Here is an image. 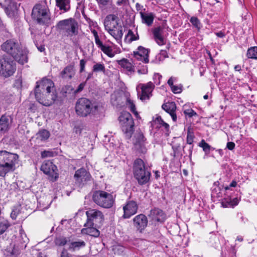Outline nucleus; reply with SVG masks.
<instances>
[{
	"mask_svg": "<svg viewBox=\"0 0 257 257\" xmlns=\"http://www.w3.org/2000/svg\"><path fill=\"white\" fill-rule=\"evenodd\" d=\"M95 42L98 47L100 48L101 47L103 46L102 42L100 40L99 37L95 38Z\"/></svg>",
	"mask_w": 257,
	"mask_h": 257,
	"instance_id": "obj_53",
	"label": "nucleus"
},
{
	"mask_svg": "<svg viewBox=\"0 0 257 257\" xmlns=\"http://www.w3.org/2000/svg\"><path fill=\"white\" fill-rule=\"evenodd\" d=\"M100 8H103L106 6L110 4V0H96Z\"/></svg>",
	"mask_w": 257,
	"mask_h": 257,
	"instance_id": "obj_44",
	"label": "nucleus"
},
{
	"mask_svg": "<svg viewBox=\"0 0 257 257\" xmlns=\"http://www.w3.org/2000/svg\"><path fill=\"white\" fill-rule=\"evenodd\" d=\"M2 49L20 64L23 65L27 62V51L22 49L16 41L7 40L2 45Z\"/></svg>",
	"mask_w": 257,
	"mask_h": 257,
	"instance_id": "obj_2",
	"label": "nucleus"
},
{
	"mask_svg": "<svg viewBox=\"0 0 257 257\" xmlns=\"http://www.w3.org/2000/svg\"><path fill=\"white\" fill-rule=\"evenodd\" d=\"M85 228L82 229L83 233L87 234L90 236L97 237L100 234L99 231L96 228L97 227L95 226H85Z\"/></svg>",
	"mask_w": 257,
	"mask_h": 257,
	"instance_id": "obj_27",
	"label": "nucleus"
},
{
	"mask_svg": "<svg viewBox=\"0 0 257 257\" xmlns=\"http://www.w3.org/2000/svg\"><path fill=\"white\" fill-rule=\"evenodd\" d=\"M55 243L59 246H63L68 243V240L66 237L59 236L56 238Z\"/></svg>",
	"mask_w": 257,
	"mask_h": 257,
	"instance_id": "obj_38",
	"label": "nucleus"
},
{
	"mask_svg": "<svg viewBox=\"0 0 257 257\" xmlns=\"http://www.w3.org/2000/svg\"><path fill=\"white\" fill-rule=\"evenodd\" d=\"M139 38L138 35L136 36L133 32L131 30H129L127 35L125 36L124 40L125 42L131 43L133 41L138 40Z\"/></svg>",
	"mask_w": 257,
	"mask_h": 257,
	"instance_id": "obj_34",
	"label": "nucleus"
},
{
	"mask_svg": "<svg viewBox=\"0 0 257 257\" xmlns=\"http://www.w3.org/2000/svg\"><path fill=\"white\" fill-rule=\"evenodd\" d=\"M133 173L135 178L140 185H145L150 181L151 173L141 159H137L135 161Z\"/></svg>",
	"mask_w": 257,
	"mask_h": 257,
	"instance_id": "obj_6",
	"label": "nucleus"
},
{
	"mask_svg": "<svg viewBox=\"0 0 257 257\" xmlns=\"http://www.w3.org/2000/svg\"><path fill=\"white\" fill-rule=\"evenodd\" d=\"M112 33L109 31L108 32L109 34L111 35L118 43L120 42L123 36L122 26L119 25V29L115 30L112 29Z\"/></svg>",
	"mask_w": 257,
	"mask_h": 257,
	"instance_id": "obj_29",
	"label": "nucleus"
},
{
	"mask_svg": "<svg viewBox=\"0 0 257 257\" xmlns=\"http://www.w3.org/2000/svg\"><path fill=\"white\" fill-rule=\"evenodd\" d=\"M162 108L171 116L174 121L177 120V116L175 113L176 109V104L174 102L164 103L162 106Z\"/></svg>",
	"mask_w": 257,
	"mask_h": 257,
	"instance_id": "obj_21",
	"label": "nucleus"
},
{
	"mask_svg": "<svg viewBox=\"0 0 257 257\" xmlns=\"http://www.w3.org/2000/svg\"><path fill=\"white\" fill-rule=\"evenodd\" d=\"M194 137V136L192 129L190 127L188 128L187 143L189 145H191L193 143Z\"/></svg>",
	"mask_w": 257,
	"mask_h": 257,
	"instance_id": "obj_39",
	"label": "nucleus"
},
{
	"mask_svg": "<svg viewBox=\"0 0 257 257\" xmlns=\"http://www.w3.org/2000/svg\"><path fill=\"white\" fill-rule=\"evenodd\" d=\"M33 40H34V42L35 44V45L36 46L38 50L41 52H44L45 50V46H44V45H43V44H40V45L38 44L37 41H36V40L35 39V38H33Z\"/></svg>",
	"mask_w": 257,
	"mask_h": 257,
	"instance_id": "obj_45",
	"label": "nucleus"
},
{
	"mask_svg": "<svg viewBox=\"0 0 257 257\" xmlns=\"http://www.w3.org/2000/svg\"><path fill=\"white\" fill-rule=\"evenodd\" d=\"M0 74L5 77L12 76L16 70L15 63L8 58H3L0 60Z\"/></svg>",
	"mask_w": 257,
	"mask_h": 257,
	"instance_id": "obj_11",
	"label": "nucleus"
},
{
	"mask_svg": "<svg viewBox=\"0 0 257 257\" xmlns=\"http://www.w3.org/2000/svg\"><path fill=\"white\" fill-rule=\"evenodd\" d=\"M148 216L155 224L162 223L166 219V215L165 212L158 208L151 209Z\"/></svg>",
	"mask_w": 257,
	"mask_h": 257,
	"instance_id": "obj_13",
	"label": "nucleus"
},
{
	"mask_svg": "<svg viewBox=\"0 0 257 257\" xmlns=\"http://www.w3.org/2000/svg\"><path fill=\"white\" fill-rule=\"evenodd\" d=\"M145 141V137L142 133H139L136 137V145H142Z\"/></svg>",
	"mask_w": 257,
	"mask_h": 257,
	"instance_id": "obj_42",
	"label": "nucleus"
},
{
	"mask_svg": "<svg viewBox=\"0 0 257 257\" xmlns=\"http://www.w3.org/2000/svg\"><path fill=\"white\" fill-rule=\"evenodd\" d=\"M140 15L143 23L148 26H151L154 21L155 15L152 13H144L140 12Z\"/></svg>",
	"mask_w": 257,
	"mask_h": 257,
	"instance_id": "obj_24",
	"label": "nucleus"
},
{
	"mask_svg": "<svg viewBox=\"0 0 257 257\" xmlns=\"http://www.w3.org/2000/svg\"><path fill=\"white\" fill-rule=\"evenodd\" d=\"M164 122V120L162 119L161 117L160 116H158L155 120V123H158L160 124V125H161V123Z\"/></svg>",
	"mask_w": 257,
	"mask_h": 257,
	"instance_id": "obj_60",
	"label": "nucleus"
},
{
	"mask_svg": "<svg viewBox=\"0 0 257 257\" xmlns=\"http://www.w3.org/2000/svg\"><path fill=\"white\" fill-rule=\"evenodd\" d=\"M17 216V213L16 210H13L11 213V216L13 219H16Z\"/></svg>",
	"mask_w": 257,
	"mask_h": 257,
	"instance_id": "obj_63",
	"label": "nucleus"
},
{
	"mask_svg": "<svg viewBox=\"0 0 257 257\" xmlns=\"http://www.w3.org/2000/svg\"><path fill=\"white\" fill-rule=\"evenodd\" d=\"M92 72L97 73L99 72H102L103 73L105 72V66L103 64L97 63L95 64L92 67Z\"/></svg>",
	"mask_w": 257,
	"mask_h": 257,
	"instance_id": "obj_36",
	"label": "nucleus"
},
{
	"mask_svg": "<svg viewBox=\"0 0 257 257\" xmlns=\"http://www.w3.org/2000/svg\"><path fill=\"white\" fill-rule=\"evenodd\" d=\"M12 118L10 116L3 115L0 118V133L7 132L11 125Z\"/></svg>",
	"mask_w": 257,
	"mask_h": 257,
	"instance_id": "obj_19",
	"label": "nucleus"
},
{
	"mask_svg": "<svg viewBox=\"0 0 257 257\" xmlns=\"http://www.w3.org/2000/svg\"><path fill=\"white\" fill-rule=\"evenodd\" d=\"M164 122V120L162 119L161 117L160 116H158L155 120V123H158L160 124V125H161V123Z\"/></svg>",
	"mask_w": 257,
	"mask_h": 257,
	"instance_id": "obj_59",
	"label": "nucleus"
},
{
	"mask_svg": "<svg viewBox=\"0 0 257 257\" xmlns=\"http://www.w3.org/2000/svg\"><path fill=\"white\" fill-rule=\"evenodd\" d=\"M97 105L93 103L89 99L82 97L77 101L75 110L78 115L85 117L94 114L97 111Z\"/></svg>",
	"mask_w": 257,
	"mask_h": 257,
	"instance_id": "obj_7",
	"label": "nucleus"
},
{
	"mask_svg": "<svg viewBox=\"0 0 257 257\" xmlns=\"http://www.w3.org/2000/svg\"><path fill=\"white\" fill-rule=\"evenodd\" d=\"M118 120L125 137L130 139L134 132L135 123L133 116L129 112L124 111L121 113Z\"/></svg>",
	"mask_w": 257,
	"mask_h": 257,
	"instance_id": "obj_8",
	"label": "nucleus"
},
{
	"mask_svg": "<svg viewBox=\"0 0 257 257\" xmlns=\"http://www.w3.org/2000/svg\"><path fill=\"white\" fill-rule=\"evenodd\" d=\"M91 178L90 173L83 168L76 171L74 175L75 183L81 187L86 184L88 181H89Z\"/></svg>",
	"mask_w": 257,
	"mask_h": 257,
	"instance_id": "obj_12",
	"label": "nucleus"
},
{
	"mask_svg": "<svg viewBox=\"0 0 257 257\" xmlns=\"http://www.w3.org/2000/svg\"><path fill=\"white\" fill-rule=\"evenodd\" d=\"M134 57L137 60L148 63L149 60V50L142 46H139L137 51L134 52Z\"/></svg>",
	"mask_w": 257,
	"mask_h": 257,
	"instance_id": "obj_17",
	"label": "nucleus"
},
{
	"mask_svg": "<svg viewBox=\"0 0 257 257\" xmlns=\"http://www.w3.org/2000/svg\"><path fill=\"white\" fill-rule=\"evenodd\" d=\"M61 257H72V256L64 249L61 252Z\"/></svg>",
	"mask_w": 257,
	"mask_h": 257,
	"instance_id": "obj_57",
	"label": "nucleus"
},
{
	"mask_svg": "<svg viewBox=\"0 0 257 257\" xmlns=\"http://www.w3.org/2000/svg\"><path fill=\"white\" fill-rule=\"evenodd\" d=\"M176 80V78L173 77H171L168 80V82H167V83L168 84V85L170 86V87L171 88L172 86H173V85H174L173 84V81L174 80Z\"/></svg>",
	"mask_w": 257,
	"mask_h": 257,
	"instance_id": "obj_56",
	"label": "nucleus"
},
{
	"mask_svg": "<svg viewBox=\"0 0 257 257\" xmlns=\"http://www.w3.org/2000/svg\"><path fill=\"white\" fill-rule=\"evenodd\" d=\"M20 237L21 238L20 239V243L18 244V246H17V247L15 245L14 246L13 249L10 252V254L12 255H16L20 253V249L24 247L25 248L26 246V245L24 244V243H25L28 240L26 234L22 229L20 231Z\"/></svg>",
	"mask_w": 257,
	"mask_h": 257,
	"instance_id": "obj_18",
	"label": "nucleus"
},
{
	"mask_svg": "<svg viewBox=\"0 0 257 257\" xmlns=\"http://www.w3.org/2000/svg\"><path fill=\"white\" fill-rule=\"evenodd\" d=\"M227 148L229 150H232L234 149L235 144L233 142H229L227 143Z\"/></svg>",
	"mask_w": 257,
	"mask_h": 257,
	"instance_id": "obj_52",
	"label": "nucleus"
},
{
	"mask_svg": "<svg viewBox=\"0 0 257 257\" xmlns=\"http://www.w3.org/2000/svg\"><path fill=\"white\" fill-rule=\"evenodd\" d=\"M164 122V120L162 119L161 117L160 116H158L155 120V123H158L160 124V125H161V123Z\"/></svg>",
	"mask_w": 257,
	"mask_h": 257,
	"instance_id": "obj_58",
	"label": "nucleus"
},
{
	"mask_svg": "<svg viewBox=\"0 0 257 257\" xmlns=\"http://www.w3.org/2000/svg\"><path fill=\"white\" fill-rule=\"evenodd\" d=\"M92 200L97 205L104 208H110L112 207L114 200L113 195L102 190L94 192Z\"/></svg>",
	"mask_w": 257,
	"mask_h": 257,
	"instance_id": "obj_9",
	"label": "nucleus"
},
{
	"mask_svg": "<svg viewBox=\"0 0 257 257\" xmlns=\"http://www.w3.org/2000/svg\"><path fill=\"white\" fill-rule=\"evenodd\" d=\"M101 50L108 57L112 58L114 56L116 53L112 52V49L110 46L104 45L100 48Z\"/></svg>",
	"mask_w": 257,
	"mask_h": 257,
	"instance_id": "obj_35",
	"label": "nucleus"
},
{
	"mask_svg": "<svg viewBox=\"0 0 257 257\" xmlns=\"http://www.w3.org/2000/svg\"><path fill=\"white\" fill-rule=\"evenodd\" d=\"M87 221L84 226H100L104 220V216L103 213L97 209H89L86 212Z\"/></svg>",
	"mask_w": 257,
	"mask_h": 257,
	"instance_id": "obj_10",
	"label": "nucleus"
},
{
	"mask_svg": "<svg viewBox=\"0 0 257 257\" xmlns=\"http://www.w3.org/2000/svg\"><path fill=\"white\" fill-rule=\"evenodd\" d=\"M56 169V166L50 161H45L42 164L41 167V171H42L45 174L50 176L53 175Z\"/></svg>",
	"mask_w": 257,
	"mask_h": 257,
	"instance_id": "obj_22",
	"label": "nucleus"
},
{
	"mask_svg": "<svg viewBox=\"0 0 257 257\" xmlns=\"http://www.w3.org/2000/svg\"><path fill=\"white\" fill-rule=\"evenodd\" d=\"M221 204H222V206L224 207H228L233 206V204L231 203V202H228V201H224L222 202Z\"/></svg>",
	"mask_w": 257,
	"mask_h": 257,
	"instance_id": "obj_54",
	"label": "nucleus"
},
{
	"mask_svg": "<svg viewBox=\"0 0 257 257\" xmlns=\"http://www.w3.org/2000/svg\"><path fill=\"white\" fill-rule=\"evenodd\" d=\"M74 75V67L71 65L66 66L60 73V76L64 79H71Z\"/></svg>",
	"mask_w": 257,
	"mask_h": 257,
	"instance_id": "obj_26",
	"label": "nucleus"
},
{
	"mask_svg": "<svg viewBox=\"0 0 257 257\" xmlns=\"http://www.w3.org/2000/svg\"><path fill=\"white\" fill-rule=\"evenodd\" d=\"M56 3L60 10L64 12L68 11L70 9V0H56Z\"/></svg>",
	"mask_w": 257,
	"mask_h": 257,
	"instance_id": "obj_30",
	"label": "nucleus"
},
{
	"mask_svg": "<svg viewBox=\"0 0 257 257\" xmlns=\"http://www.w3.org/2000/svg\"><path fill=\"white\" fill-rule=\"evenodd\" d=\"M163 29L161 27H158L154 29L153 35L157 43L159 45H163L165 44L164 39L162 35Z\"/></svg>",
	"mask_w": 257,
	"mask_h": 257,
	"instance_id": "obj_25",
	"label": "nucleus"
},
{
	"mask_svg": "<svg viewBox=\"0 0 257 257\" xmlns=\"http://www.w3.org/2000/svg\"><path fill=\"white\" fill-rule=\"evenodd\" d=\"M136 9L137 11L142 12V10L143 9V6L137 3L136 4Z\"/></svg>",
	"mask_w": 257,
	"mask_h": 257,
	"instance_id": "obj_61",
	"label": "nucleus"
},
{
	"mask_svg": "<svg viewBox=\"0 0 257 257\" xmlns=\"http://www.w3.org/2000/svg\"><path fill=\"white\" fill-rule=\"evenodd\" d=\"M117 17L114 15H109L105 18L104 22V25L105 29L108 32L110 31L112 33V31L111 29L112 26L114 25H116V21Z\"/></svg>",
	"mask_w": 257,
	"mask_h": 257,
	"instance_id": "obj_23",
	"label": "nucleus"
},
{
	"mask_svg": "<svg viewBox=\"0 0 257 257\" xmlns=\"http://www.w3.org/2000/svg\"><path fill=\"white\" fill-rule=\"evenodd\" d=\"M8 5L5 9L7 15L9 17H13L17 13L18 9L20 5L13 0H8Z\"/></svg>",
	"mask_w": 257,
	"mask_h": 257,
	"instance_id": "obj_20",
	"label": "nucleus"
},
{
	"mask_svg": "<svg viewBox=\"0 0 257 257\" xmlns=\"http://www.w3.org/2000/svg\"><path fill=\"white\" fill-rule=\"evenodd\" d=\"M215 35L219 38H223L225 36L224 33L221 31L215 33Z\"/></svg>",
	"mask_w": 257,
	"mask_h": 257,
	"instance_id": "obj_64",
	"label": "nucleus"
},
{
	"mask_svg": "<svg viewBox=\"0 0 257 257\" xmlns=\"http://www.w3.org/2000/svg\"><path fill=\"white\" fill-rule=\"evenodd\" d=\"M10 226L9 224L6 222H2L0 223V235L2 234Z\"/></svg>",
	"mask_w": 257,
	"mask_h": 257,
	"instance_id": "obj_41",
	"label": "nucleus"
},
{
	"mask_svg": "<svg viewBox=\"0 0 257 257\" xmlns=\"http://www.w3.org/2000/svg\"><path fill=\"white\" fill-rule=\"evenodd\" d=\"M142 94L140 96L141 100L144 101L150 99L152 96V92L154 89L155 85L152 82H149L147 84H141Z\"/></svg>",
	"mask_w": 257,
	"mask_h": 257,
	"instance_id": "obj_15",
	"label": "nucleus"
},
{
	"mask_svg": "<svg viewBox=\"0 0 257 257\" xmlns=\"http://www.w3.org/2000/svg\"><path fill=\"white\" fill-rule=\"evenodd\" d=\"M86 61L84 59H82L80 61V72H82L85 70V66Z\"/></svg>",
	"mask_w": 257,
	"mask_h": 257,
	"instance_id": "obj_48",
	"label": "nucleus"
},
{
	"mask_svg": "<svg viewBox=\"0 0 257 257\" xmlns=\"http://www.w3.org/2000/svg\"><path fill=\"white\" fill-rule=\"evenodd\" d=\"M246 56L248 58L257 60V47H250L247 50Z\"/></svg>",
	"mask_w": 257,
	"mask_h": 257,
	"instance_id": "obj_33",
	"label": "nucleus"
},
{
	"mask_svg": "<svg viewBox=\"0 0 257 257\" xmlns=\"http://www.w3.org/2000/svg\"><path fill=\"white\" fill-rule=\"evenodd\" d=\"M184 113L186 115H188L189 117H192V116L196 114V113L192 109L185 110Z\"/></svg>",
	"mask_w": 257,
	"mask_h": 257,
	"instance_id": "obj_49",
	"label": "nucleus"
},
{
	"mask_svg": "<svg viewBox=\"0 0 257 257\" xmlns=\"http://www.w3.org/2000/svg\"><path fill=\"white\" fill-rule=\"evenodd\" d=\"M52 152L49 151H43L41 153L42 158L48 157L52 156Z\"/></svg>",
	"mask_w": 257,
	"mask_h": 257,
	"instance_id": "obj_50",
	"label": "nucleus"
},
{
	"mask_svg": "<svg viewBox=\"0 0 257 257\" xmlns=\"http://www.w3.org/2000/svg\"><path fill=\"white\" fill-rule=\"evenodd\" d=\"M199 146L203 149V151L206 155H208L210 153L211 150H214L215 149L214 148H212L203 140H202L199 143Z\"/></svg>",
	"mask_w": 257,
	"mask_h": 257,
	"instance_id": "obj_32",
	"label": "nucleus"
},
{
	"mask_svg": "<svg viewBox=\"0 0 257 257\" xmlns=\"http://www.w3.org/2000/svg\"><path fill=\"white\" fill-rule=\"evenodd\" d=\"M117 62L119 65H120L122 68L126 69L128 71H134V66L127 59L123 58L121 60H117Z\"/></svg>",
	"mask_w": 257,
	"mask_h": 257,
	"instance_id": "obj_28",
	"label": "nucleus"
},
{
	"mask_svg": "<svg viewBox=\"0 0 257 257\" xmlns=\"http://www.w3.org/2000/svg\"><path fill=\"white\" fill-rule=\"evenodd\" d=\"M32 18L40 25H48L50 22V13L46 1L36 5L32 10Z\"/></svg>",
	"mask_w": 257,
	"mask_h": 257,
	"instance_id": "obj_4",
	"label": "nucleus"
},
{
	"mask_svg": "<svg viewBox=\"0 0 257 257\" xmlns=\"http://www.w3.org/2000/svg\"><path fill=\"white\" fill-rule=\"evenodd\" d=\"M37 136L38 138H39L42 141L46 140L49 138L50 133L48 131L46 130H43L39 132V133L37 134Z\"/></svg>",
	"mask_w": 257,
	"mask_h": 257,
	"instance_id": "obj_37",
	"label": "nucleus"
},
{
	"mask_svg": "<svg viewBox=\"0 0 257 257\" xmlns=\"http://www.w3.org/2000/svg\"><path fill=\"white\" fill-rule=\"evenodd\" d=\"M138 72L140 74H145L148 73V70L147 68L143 69V70L139 69Z\"/></svg>",
	"mask_w": 257,
	"mask_h": 257,
	"instance_id": "obj_62",
	"label": "nucleus"
},
{
	"mask_svg": "<svg viewBox=\"0 0 257 257\" xmlns=\"http://www.w3.org/2000/svg\"><path fill=\"white\" fill-rule=\"evenodd\" d=\"M127 101L130 105V109H131V111L134 112L135 114H138L137 112L136 111L135 105L133 103V102L131 99H128Z\"/></svg>",
	"mask_w": 257,
	"mask_h": 257,
	"instance_id": "obj_46",
	"label": "nucleus"
},
{
	"mask_svg": "<svg viewBox=\"0 0 257 257\" xmlns=\"http://www.w3.org/2000/svg\"><path fill=\"white\" fill-rule=\"evenodd\" d=\"M56 27L60 33L68 37H75L79 34L78 23L73 18L60 21Z\"/></svg>",
	"mask_w": 257,
	"mask_h": 257,
	"instance_id": "obj_5",
	"label": "nucleus"
},
{
	"mask_svg": "<svg viewBox=\"0 0 257 257\" xmlns=\"http://www.w3.org/2000/svg\"><path fill=\"white\" fill-rule=\"evenodd\" d=\"M37 83L35 94L38 101L46 106L53 104L57 98L53 82L50 79L43 78Z\"/></svg>",
	"mask_w": 257,
	"mask_h": 257,
	"instance_id": "obj_1",
	"label": "nucleus"
},
{
	"mask_svg": "<svg viewBox=\"0 0 257 257\" xmlns=\"http://www.w3.org/2000/svg\"><path fill=\"white\" fill-rule=\"evenodd\" d=\"M237 185V183L235 181L233 180L231 182L229 186H227L225 187L226 190L229 189L230 187H235Z\"/></svg>",
	"mask_w": 257,
	"mask_h": 257,
	"instance_id": "obj_55",
	"label": "nucleus"
},
{
	"mask_svg": "<svg viewBox=\"0 0 257 257\" xmlns=\"http://www.w3.org/2000/svg\"><path fill=\"white\" fill-rule=\"evenodd\" d=\"M163 126L164 127L165 131H166V135L168 136L169 134V125L165 122H163L161 123L160 127Z\"/></svg>",
	"mask_w": 257,
	"mask_h": 257,
	"instance_id": "obj_47",
	"label": "nucleus"
},
{
	"mask_svg": "<svg viewBox=\"0 0 257 257\" xmlns=\"http://www.w3.org/2000/svg\"><path fill=\"white\" fill-rule=\"evenodd\" d=\"M190 22L198 30L200 29V23L199 19L197 17H191L190 20Z\"/></svg>",
	"mask_w": 257,
	"mask_h": 257,
	"instance_id": "obj_40",
	"label": "nucleus"
},
{
	"mask_svg": "<svg viewBox=\"0 0 257 257\" xmlns=\"http://www.w3.org/2000/svg\"><path fill=\"white\" fill-rule=\"evenodd\" d=\"M18 158L16 154L6 151H0V177H5L8 173L15 170Z\"/></svg>",
	"mask_w": 257,
	"mask_h": 257,
	"instance_id": "obj_3",
	"label": "nucleus"
},
{
	"mask_svg": "<svg viewBox=\"0 0 257 257\" xmlns=\"http://www.w3.org/2000/svg\"><path fill=\"white\" fill-rule=\"evenodd\" d=\"M174 93H180L182 91V85H173L171 88Z\"/></svg>",
	"mask_w": 257,
	"mask_h": 257,
	"instance_id": "obj_43",
	"label": "nucleus"
},
{
	"mask_svg": "<svg viewBox=\"0 0 257 257\" xmlns=\"http://www.w3.org/2000/svg\"><path fill=\"white\" fill-rule=\"evenodd\" d=\"M133 223L134 226L137 229V230L141 232L147 226V217L146 215L143 214L138 215L133 219Z\"/></svg>",
	"mask_w": 257,
	"mask_h": 257,
	"instance_id": "obj_16",
	"label": "nucleus"
},
{
	"mask_svg": "<svg viewBox=\"0 0 257 257\" xmlns=\"http://www.w3.org/2000/svg\"><path fill=\"white\" fill-rule=\"evenodd\" d=\"M138 209V205L136 201L133 200L127 201L125 205L123 207V217L124 218H129L137 213Z\"/></svg>",
	"mask_w": 257,
	"mask_h": 257,
	"instance_id": "obj_14",
	"label": "nucleus"
},
{
	"mask_svg": "<svg viewBox=\"0 0 257 257\" xmlns=\"http://www.w3.org/2000/svg\"><path fill=\"white\" fill-rule=\"evenodd\" d=\"M85 82L81 83V84H80L77 89L76 90H75V93H76L81 91L83 89L84 86H85Z\"/></svg>",
	"mask_w": 257,
	"mask_h": 257,
	"instance_id": "obj_51",
	"label": "nucleus"
},
{
	"mask_svg": "<svg viewBox=\"0 0 257 257\" xmlns=\"http://www.w3.org/2000/svg\"><path fill=\"white\" fill-rule=\"evenodd\" d=\"M68 244L69 245V249L74 251L85 246V242L84 241H73L69 243Z\"/></svg>",
	"mask_w": 257,
	"mask_h": 257,
	"instance_id": "obj_31",
	"label": "nucleus"
}]
</instances>
